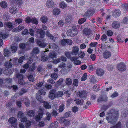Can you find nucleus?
Wrapping results in <instances>:
<instances>
[{"label":"nucleus","mask_w":128,"mask_h":128,"mask_svg":"<svg viewBox=\"0 0 128 128\" xmlns=\"http://www.w3.org/2000/svg\"><path fill=\"white\" fill-rule=\"evenodd\" d=\"M46 6L47 8H52L54 5L53 1L51 0H48L46 2Z\"/></svg>","instance_id":"13"},{"label":"nucleus","mask_w":128,"mask_h":128,"mask_svg":"<svg viewBox=\"0 0 128 128\" xmlns=\"http://www.w3.org/2000/svg\"><path fill=\"white\" fill-rule=\"evenodd\" d=\"M72 20V16L69 15L66 16L65 18V21L67 23H69Z\"/></svg>","instance_id":"27"},{"label":"nucleus","mask_w":128,"mask_h":128,"mask_svg":"<svg viewBox=\"0 0 128 128\" xmlns=\"http://www.w3.org/2000/svg\"><path fill=\"white\" fill-rule=\"evenodd\" d=\"M112 26L115 29L119 28L120 26V23L117 21H114L112 24Z\"/></svg>","instance_id":"17"},{"label":"nucleus","mask_w":128,"mask_h":128,"mask_svg":"<svg viewBox=\"0 0 128 128\" xmlns=\"http://www.w3.org/2000/svg\"><path fill=\"white\" fill-rule=\"evenodd\" d=\"M75 27H74V30H68L66 33L68 36H73L78 34L77 29L75 28Z\"/></svg>","instance_id":"3"},{"label":"nucleus","mask_w":128,"mask_h":128,"mask_svg":"<svg viewBox=\"0 0 128 128\" xmlns=\"http://www.w3.org/2000/svg\"><path fill=\"white\" fill-rule=\"evenodd\" d=\"M46 36L50 38V39L54 41H55L54 40V37L53 36H52V35L50 34L49 32H46Z\"/></svg>","instance_id":"39"},{"label":"nucleus","mask_w":128,"mask_h":128,"mask_svg":"<svg viewBox=\"0 0 128 128\" xmlns=\"http://www.w3.org/2000/svg\"><path fill=\"white\" fill-rule=\"evenodd\" d=\"M78 80L77 79H74L73 80V84L75 86H78Z\"/></svg>","instance_id":"59"},{"label":"nucleus","mask_w":128,"mask_h":128,"mask_svg":"<svg viewBox=\"0 0 128 128\" xmlns=\"http://www.w3.org/2000/svg\"><path fill=\"white\" fill-rule=\"evenodd\" d=\"M40 20L43 23H45L47 21L48 18L46 16H43L41 18Z\"/></svg>","instance_id":"38"},{"label":"nucleus","mask_w":128,"mask_h":128,"mask_svg":"<svg viewBox=\"0 0 128 128\" xmlns=\"http://www.w3.org/2000/svg\"><path fill=\"white\" fill-rule=\"evenodd\" d=\"M46 119L48 120H50V119L51 118V114L50 113L47 112L46 113Z\"/></svg>","instance_id":"52"},{"label":"nucleus","mask_w":128,"mask_h":128,"mask_svg":"<svg viewBox=\"0 0 128 128\" xmlns=\"http://www.w3.org/2000/svg\"><path fill=\"white\" fill-rule=\"evenodd\" d=\"M74 64L75 65H79L81 64V62L80 60H77L74 62Z\"/></svg>","instance_id":"58"},{"label":"nucleus","mask_w":128,"mask_h":128,"mask_svg":"<svg viewBox=\"0 0 128 128\" xmlns=\"http://www.w3.org/2000/svg\"><path fill=\"white\" fill-rule=\"evenodd\" d=\"M34 112L33 110H30L28 112L27 114L30 117H32L34 115Z\"/></svg>","instance_id":"35"},{"label":"nucleus","mask_w":128,"mask_h":128,"mask_svg":"<svg viewBox=\"0 0 128 128\" xmlns=\"http://www.w3.org/2000/svg\"><path fill=\"white\" fill-rule=\"evenodd\" d=\"M17 11V9L15 7L12 6L9 9V12L12 14H15Z\"/></svg>","instance_id":"16"},{"label":"nucleus","mask_w":128,"mask_h":128,"mask_svg":"<svg viewBox=\"0 0 128 128\" xmlns=\"http://www.w3.org/2000/svg\"><path fill=\"white\" fill-rule=\"evenodd\" d=\"M86 21L85 18H83L80 19L78 21V23L80 24H82Z\"/></svg>","instance_id":"49"},{"label":"nucleus","mask_w":128,"mask_h":128,"mask_svg":"<svg viewBox=\"0 0 128 128\" xmlns=\"http://www.w3.org/2000/svg\"><path fill=\"white\" fill-rule=\"evenodd\" d=\"M60 11L59 9L57 8H55L53 10V13L55 15H58L59 14Z\"/></svg>","instance_id":"34"},{"label":"nucleus","mask_w":128,"mask_h":128,"mask_svg":"<svg viewBox=\"0 0 128 128\" xmlns=\"http://www.w3.org/2000/svg\"><path fill=\"white\" fill-rule=\"evenodd\" d=\"M7 36V35L4 33H3L2 32L0 33V38L4 39Z\"/></svg>","instance_id":"46"},{"label":"nucleus","mask_w":128,"mask_h":128,"mask_svg":"<svg viewBox=\"0 0 128 128\" xmlns=\"http://www.w3.org/2000/svg\"><path fill=\"white\" fill-rule=\"evenodd\" d=\"M58 126V123L57 122H54L50 124L51 127L52 128H56Z\"/></svg>","instance_id":"36"},{"label":"nucleus","mask_w":128,"mask_h":128,"mask_svg":"<svg viewBox=\"0 0 128 128\" xmlns=\"http://www.w3.org/2000/svg\"><path fill=\"white\" fill-rule=\"evenodd\" d=\"M118 68L120 71H123L126 70V66L124 63H121L118 65Z\"/></svg>","instance_id":"14"},{"label":"nucleus","mask_w":128,"mask_h":128,"mask_svg":"<svg viewBox=\"0 0 128 128\" xmlns=\"http://www.w3.org/2000/svg\"><path fill=\"white\" fill-rule=\"evenodd\" d=\"M23 21V20L21 18H18L16 19L15 20V22L16 24H22Z\"/></svg>","instance_id":"33"},{"label":"nucleus","mask_w":128,"mask_h":128,"mask_svg":"<svg viewBox=\"0 0 128 128\" xmlns=\"http://www.w3.org/2000/svg\"><path fill=\"white\" fill-rule=\"evenodd\" d=\"M79 96L83 98H85L87 96V94L86 91H81L78 94Z\"/></svg>","instance_id":"8"},{"label":"nucleus","mask_w":128,"mask_h":128,"mask_svg":"<svg viewBox=\"0 0 128 128\" xmlns=\"http://www.w3.org/2000/svg\"><path fill=\"white\" fill-rule=\"evenodd\" d=\"M32 21V18L29 16L26 18L25 22L26 23L29 24Z\"/></svg>","instance_id":"40"},{"label":"nucleus","mask_w":128,"mask_h":128,"mask_svg":"<svg viewBox=\"0 0 128 128\" xmlns=\"http://www.w3.org/2000/svg\"><path fill=\"white\" fill-rule=\"evenodd\" d=\"M108 100V98L107 96L106 95H104L101 98H99L98 100V101H106Z\"/></svg>","instance_id":"28"},{"label":"nucleus","mask_w":128,"mask_h":128,"mask_svg":"<svg viewBox=\"0 0 128 128\" xmlns=\"http://www.w3.org/2000/svg\"><path fill=\"white\" fill-rule=\"evenodd\" d=\"M56 90L53 89L51 90L50 92V94L48 96L52 100L54 99L56 97V94H54Z\"/></svg>","instance_id":"7"},{"label":"nucleus","mask_w":128,"mask_h":128,"mask_svg":"<svg viewBox=\"0 0 128 128\" xmlns=\"http://www.w3.org/2000/svg\"><path fill=\"white\" fill-rule=\"evenodd\" d=\"M64 67L63 70L66 72H68L70 70L71 68H72V66L70 64L68 66H66Z\"/></svg>","instance_id":"26"},{"label":"nucleus","mask_w":128,"mask_h":128,"mask_svg":"<svg viewBox=\"0 0 128 128\" xmlns=\"http://www.w3.org/2000/svg\"><path fill=\"white\" fill-rule=\"evenodd\" d=\"M72 114V113L70 112H66L64 114V116L66 118L70 116Z\"/></svg>","instance_id":"61"},{"label":"nucleus","mask_w":128,"mask_h":128,"mask_svg":"<svg viewBox=\"0 0 128 128\" xmlns=\"http://www.w3.org/2000/svg\"><path fill=\"white\" fill-rule=\"evenodd\" d=\"M72 82L71 79L69 78H67L66 79V84L68 85L70 84Z\"/></svg>","instance_id":"41"},{"label":"nucleus","mask_w":128,"mask_h":128,"mask_svg":"<svg viewBox=\"0 0 128 128\" xmlns=\"http://www.w3.org/2000/svg\"><path fill=\"white\" fill-rule=\"evenodd\" d=\"M16 118L14 117H12L10 118L8 120V122L10 123L13 124L15 123L17 121Z\"/></svg>","instance_id":"22"},{"label":"nucleus","mask_w":128,"mask_h":128,"mask_svg":"<svg viewBox=\"0 0 128 128\" xmlns=\"http://www.w3.org/2000/svg\"><path fill=\"white\" fill-rule=\"evenodd\" d=\"M24 113H22V112L20 111L18 112L17 116L18 118H21L24 116Z\"/></svg>","instance_id":"44"},{"label":"nucleus","mask_w":128,"mask_h":128,"mask_svg":"<svg viewBox=\"0 0 128 128\" xmlns=\"http://www.w3.org/2000/svg\"><path fill=\"white\" fill-rule=\"evenodd\" d=\"M0 4L1 6L3 8H6L7 6V4L5 2H2L0 3Z\"/></svg>","instance_id":"42"},{"label":"nucleus","mask_w":128,"mask_h":128,"mask_svg":"<svg viewBox=\"0 0 128 128\" xmlns=\"http://www.w3.org/2000/svg\"><path fill=\"white\" fill-rule=\"evenodd\" d=\"M44 105V107L46 108L49 109L51 108V106L47 102L45 103Z\"/></svg>","instance_id":"48"},{"label":"nucleus","mask_w":128,"mask_h":128,"mask_svg":"<svg viewBox=\"0 0 128 128\" xmlns=\"http://www.w3.org/2000/svg\"><path fill=\"white\" fill-rule=\"evenodd\" d=\"M120 11L119 10H116L114 11V14L115 15V16H117L119 15L120 13Z\"/></svg>","instance_id":"45"},{"label":"nucleus","mask_w":128,"mask_h":128,"mask_svg":"<svg viewBox=\"0 0 128 128\" xmlns=\"http://www.w3.org/2000/svg\"><path fill=\"white\" fill-rule=\"evenodd\" d=\"M50 58H51L53 60L52 61L53 62H54L55 63H59L60 62V60L59 58L57 59L56 60H56V55L55 54V53L54 52L51 53L50 54Z\"/></svg>","instance_id":"4"},{"label":"nucleus","mask_w":128,"mask_h":128,"mask_svg":"<svg viewBox=\"0 0 128 128\" xmlns=\"http://www.w3.org/2000/svg\"><path fill=\"white\" fill-rule=\"evenodd\" d=\"M118 95V92H114L112 94L111 96V97L112 98H114L116 97Z\"/></svg>","instance_id":"47"},{"label":"nucleus","mask_w":128,"mask_h":128,"mask_svg":"<svg viewBox=\"0 0 128 128\" xmlns=\"http://www.w3.org/2000/svg\"><path fill=\"white\" fill-rule=\"evenodd\" d=\"M12 60V59H10L9 61H8L5 63L4 65L8 69L9 68H10L12 66V63L11 62Z\"/></svg>","instance_id":"21"},{"label":"nucleus","mask_w":128,"mask_h":128,"mask_svg":"<svg viewBox=\"0 0 128 128\" xmlns=\"http://www.w3.org/2000/svg\"><path fill=\"white\" fill-rule=\"evenodd\" d=\"M37 42L38 45L41 48H44L46 45V43L39 40H38Z\"/></svg>","instance_id":"18"},{"label":"nucleus","mask_w":128,"mask_h":128,"mask_svg":"<svg viewBox=\"0 0 128 128\" xmlns=\"http://www.w3.org/2000/svg\"><path fill=\"white\" fill-rule=\"evenodd\" d=\"M67 5L63 1L61 2L60 4V7L62 8H65L67 6Z\"/></svg>","instance_id":"37"},{"label":"nucleus","mask_w":128,"mask_h":128,"mask_svg":"<svg viewBox=\"0 0 128 128\" xmlns=\"http://www.w3.org/2000/svg\"><path fill=\"white\" fill-rule=\"evenodd\" d=\"M74 101L76 103L78 104L81 105L84 104V102L82 100L80 99H76Z\"/></svg>","instance_id":"29"},{"label":"nucleus","mask_w":128,"mask_h":128,"mask_svg":"<svg viewBox=\"0 0 128 128\" xmlns=\"http://www.w3.org/2000/svg\"><path fill=\"white\" fill-rule=\"evenodd\" d=\"M12 72L13 71L10 69L9 70H6L4 72V73L5 74L8 75H10L12 73Z\"/></svg>","instance_id":"32"},{"label":"nucleus","mask_w":128,"mask_h":128,"mask_svg":"<svg viewBox=\"0 0 128 128\" xmlns=\"http://www.w3.org/2000/svg\"><path fill=\"white\" fill-rule=\"evenodd\" d=\"M16 77L19 79L18 81L19 84H24V82L23 80V76L22 74H18L16 75Z\"/></svg>","instance_id":"5"},{"label":"nucleus","mask_w":128,"mask_h":128,"mask_svg":"<svg viewBox=\"0 0 128 128\" xmlns=\"http://www.w3.org/2000/svg\"><path fill=\"white\" fill-rule=\"evenodd\" d=\"M65 55L68 58H69L70 56V52L69 51L66 52H65Z\"/></svg>","instance_id":"60"},{"label":"nucleus","mask_w":128,"mask_h":128,"mask_svg":"<svg viewBox=\"0 0 128 128\" xmlns=\"http://www.w3.org/2000/svg\"><path fill=\"white\" fill-rule=\"evenodd\" d=\"M121 124L120 122H118L115 126L111 127L110 128H121Z\"/></svg>","instance_id":"43"},{"label":"nucleus","mask_w":128,"mask_h":128,"mask_svg":"<svg viewBox=\"0 0 128 128\" xmlns=\"http://www.w3.org/2000/svg\"><path fill=\"white\" fill-rule=\"evenodd\" d=\"M70 93L69 91H67L64 92V95L66 96L67 97L70 96Z\"/></svg>","instance_id":"56"},{"label":"nucleus","mask_w":128,"mask_h":128,"mask_svg":"<svg viewBox=\"0 0 128 128\" xmlns=\"http://www.w3.org/2000/svg\"><path fill=\"white\" fill-rule=\"evenodd\" d=\"M118 112L116 111L112 114L109 113L106 115V119L108 122L114 124L118 118Z\"/></svg>","instance_id":"1"},{"label":"nucleus","mask_w":128,"mask_h":128,"mask_svg":"<svg viewBox=\"0 0 128 128\" xmlns=\"http://www.w3.org/2000/svg\"><path fill=\"white\" fill-rule=\"evenodd\" d=\"M3 52L4 55L5 57H9L11 56V53L10 50L7 48H6L4 50Z\"/></svg>","instance_id":"11"},{"label":"nucleus","mask_w":128,"mask_h":128,"mask_svg":"<svg viewBox=\"0 0 128 128\" xmlns=\"http://www.w3.org/2000/svg\"><path fill=\"white\" fill-rule=\"evenodd\" d=\"M87 78V74L86 73L84 74L82 77L81 78L82 81H84L86 80Z\"/></svg>","instance_id":"51"},{"label":"nucleus","mask_w":128,"mask_h":128,"mask_svg":"<svg viewBox=\"0 0 128 128\" xmlns=\"http://www.w3.org/2000/svg\"><path fill=\"white\" fill-rule=\"evenodd\" d=\"M39 109L40 110V112L39 113L38 115L36 116V120L37 121H39L40 119L42 118L43 116L42 112V109L40 108H39Z\"/></svg>","instance_id":"15"},{"label":"nucleus","mask_w":128,"mask_h":128,"mask_svg":"<svg viewBox=\"0 0 128 128\" xmlns=\"http://www.w3.org/2000/svg\"><path fill=\"white\" fill-rule=\"evenodd\" d=\"M40 52V50L38 48L36 47L34 48L32 50V54H38Z\"/></svg>","instance_id":"31"},{"label":"nucleus","mask_w":128,"mask_h":128,"mask_svg":"<svg viewBox=\"0 0 128 128\" xmlns=\"http://www.w3.org/2000/svg\"><path fill=\"white\" fill-rule=\"evenodd\" d=\"M38 92L39 94H40L42 95H45L46 94V92L43 90H40Z\"/></svg>","instance_id":"62"},{"label":"nucleus","mask_w":128,"mask_h":128,"mask_svg":"<svg viewBox=\"0 0 128 128\" xmlns=\"http://www.w3.org/2000/svg\"><path fill=\"white\" fill-rule=\"evenodd\" d=\"M107 39V37L105 34H104L102 36L101 39L103 41H106Z\"/></svg>","instance_id":"50"},{"label":"nucleus","mask_w":128,"mask_h":128,"mask_svg":"<svg viewBox=\"0 0 128 128\" xmlns=\"http://www.w3.org/2000/svg\"><path fill=\"white\" fill-rule=\"evenodd\" d=\"M92 30L90 28H86L84 31V34L85 35L88 36L91 33Z\"/></svg>","instance_id":"19"},{"label":"nucleus","mask_w":128,"mask_h":128,"mask_svg":"<svg viewBox=\"0 0 128 128\" xmlns=\"http://www.w3.org/2000/svg\"><path fill=\"white\" fill-rule=\"evenodd\" d=\"M97 44L98 43L97 42H92L90 44V46L92 47H95Z\"/></svg>","instance_id":"64"},{"label":"nucleus","mask_w":128,"mask_h":128,"mask_svg":"<svg viewBox=\"0 0 128 128\" xmlns=\"http://www.w3.org/2000/svg\"><path fill=\"white\" fill-rule=\"evenodd\" d=\"M96 72L97 75L99 76H101L104 74V72L102 69L101 68H98L96 69Z\"/></svg>","instance_id":"10"},{"label":"nucleus","mask_w":128,"mask_h":128,"mask_svg":"<svg viewBox=\"0 0 128 128\" xmlns=\"http://www.w3.org/2000/svg\"><path fill=\"white\" fill-rule=\"evenodd\" d=\"M52 44L53 46H52L51 45H50V44H49V48H53L54 50L56 51H58L59 50V47L55 44L53 43Z\"/></svg>","instance_id":"24"},{"label":"nucleus","mask_w":128,"mask_h":128,"mask_svg":"<svg viewBox=\"0 0 128 128\" xmlns=\"http://www.w3.org/2000/svg\"><path fill=\"white\" fill-rule=\"evenodd\" d=\"M49 58V57L47 56L44 55V54L43 53L42 56L41 60L42 62H45Z\"/></svg>","instance_id":"30"},{"label":"nucleus","mask_w":128,"mask_h":128,"mask_svg":"<svg viewBox=\"0 0 128 128\" xmlns=\"http://www.w3.org/2000/svg\"><path fill=\"white\" fill-rule=\"evenodd\" d=\"M111 55V53L108 51L105 52L103 54L104 58L106 59L109 58Z\"/></svg>","instance_id":"20"},{"label":"nucleus","mask_w":128,"mask_h":128,"mask_svg":"<svg viewBox=\"0 0 128 128\" xmlns=\"http://www.w3.org/2000/svg\"><path fill=\"white\" fill-rule=\"evenodd\" d=\"M63 93L61 91H60L58 92L56 94V97H61L63 95Z\"/></svg>","instance_id":"53"},{"label":"nucleus","mask_w":128,"mask_h":128,"mask_svg":"<svg viewBox=\"0 0 128 128\" xmlns=\"http://www.w3.org/2000/svg\"><path fill=\"white\" fill-rule=\"evenodd\" d=\"M18 46L17 44L13 45L11 47V50L12 53L15 52L17 50Z\"/></svg>","instance_id":"25"},{"label":"nucleus","mask_w":128,"mask_h":128,"mask_svg":"<svg viewBox=\"0 0 128 128\" xmlns=\"http://www.w3.org/2000/svg\"><path fill=\"white\" fill-rule=\"evenodd\" d=\"M73 49L71 52V54L72 55H77L78 53L79 48L76 46H74L73 47Z\"/></svg>","instance_id":"6"},{"label":"nucleus","mask_w":128,"mask_h":128,"mask_svg":"<svg viewBox=\"0 0 128 128\" xmlns=\"http://www.w3.org/2000/svg\"><path fill=\"white\" fill-rule=\"evenodd\" d=\"M52 78L54 80H56L58 77L56 74L55 73L52 74L51 75Z\"/></svg>","instance_id":"57"},{"label":"nucleus","mask_w":128,"mask_h":128,"mask_svg":"<svg viewBox=\"0 0 128 128\" xmlns=\"http://www.w3.org/2000/svg\"><path fill=\"white\" fill-rule=\"evenodd\" d=\"M63 80H64L63 79V78H60L57 82H56L57 84L58 85H60V84L62 83V82L63 81Z\"/></svg>","instance_id":"63"},{"label":"nucleus","mask_w":128,"mask_h":128,"mask_svg":"<svg viewBox=\"0 0 128 128\" xmlns=\"http://www.w3.org/2000/svg\"><path fill=\"white\" fill-rule=\"evenodd\" d=\"M25 58L24 56H22L20 57L19 59L17 57L15 58L12 59L13 65L17 66H18L19 64L22 62Z\"/></svg>","instance_id":"2"},{"label":"nucleus","mask_w":128,"mask_h":128,"mask_svg":"<svg viewBox=\"0 0 128 128\" xmlns=\"http://www.w3.org/2000/svg\"><path fill=\"white\" fill-rule=\"evenodd\" d=\"M36 97L38 100L40 102H44V101H42L41 98V96L40 95H36Z\"/></svg>","instance_id":"54"},{"label":"nucleus","mask_w":128,"mask_h":128,"mask_svg":"<svg viewBox=\"0 0 128 128\" xmlns=\"http://www.w3.org/2000/svg\"><path fill=\"white\" fill-rule=\"evenodd\" d=\"M24 28V27L23 26H19L18 27L14 29L13 30V31L14 32H19L20 31Z\"/></svg>","instance_id":"23"},{"label":"nucleus","mask_w":128,"mask_h":128,"mask_svg":"<svg viewBox=\"0 0 128 128\" xmlns=\"http://www.w3.org/2000/svg\"><path fill=\"white\" fill-rule=\"evenodd\" d=\"M60 121L61 123H64L65 125H68L70 124L69 120L66 119L64 118H61L60 120Z\"/></svg>","instance_id":"9"},{"label":"nucleus","mask_w":128,"mask_h":128,"mask_svg":"<svg viewBox=\"0 0 128 128\" xmlns=\"http://www.w3.org/2000/svg\"><path fill=\"white\" fill-rule=\"evenodd\" d=\"M36 31L37 34H40L41 38H43L44 37L45 32L42 29L37 28Z\"/></svg>","instance_id":"12"},{"label":"nucleus","mask_w":128,"mask_h":128,"mask_svg":"<svg viewBox=\"0 0 128 128\" xmlns=\"http://www.w3.org/2000/svg\"><path fill=\"white\" fill-rule=\"evenodd\" d=\"M31 22L33 24H38V21L36 18H32V21Z\"/></svg>","instance_id":"55"}]
</instances>
